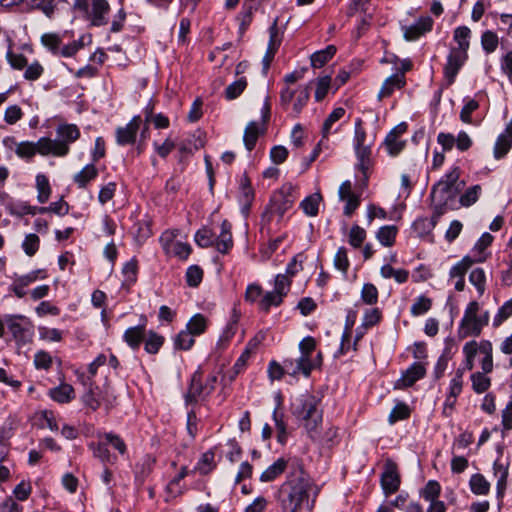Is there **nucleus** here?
<instances>
[{"mask_svg": "<svg viewBox=\"0 0 512 512\" xmlns=\"http://www.w3.org/2000/svg\"><path fill=\"white\" fill-rule=\"evenodd\" d=\"M470 488L474 494L485 495L489 492L490 484L481 474H474L470 479Z\"/></svg>", "mask_w": 512, "mask_h": 512, "instance_id": "40", "label": "nucleus"}, {"mask_svg": "<svg viewBox=\"0 0 512 512\" xmlns=\"http://www.w3.org/2000/svg\"><path fill=\"white\" fill-rule=\"evenodd\" d=\"M194 335L191 332L182 330L175 338V347L180 350H189L194 345Z\"/></svg>", "mask_w": 512, "mask_h": 512, "instance_id": "51", "label": "nucleus"}, {"mask_svg": "<svg viewBox=\"0 0 512 512\" xmlns=\"http://www.w3.org/2000/svg\"><path fill=\"white\" fill-rule=\"evenodd\" d=\"M41 43L54 55H59L62 38L56 33H45L41 36Z\"/></svg>", "mask_w": 512, "mask_h": 512, "instance_id": "38", "label": "nucleus"}, {"mask_svg": "<svg viewBox=\"0 0 512 512\" xmlns=\"http://www.w3.org/2000/svg\"><path fill=\"white\" fill-rule=\"evenodd\" d=\"M499 43L498 36L495 32L487 30L481 36V45L484 51L488 54L497 49Z\"/></svg>", "mask_w": 512, "mask_h": 512, "instance_id": "45", "label": "nucleus"}, {"mask_svg": "<svg viewBox=\"0 0 512 512\" xmlns=\"http://www.w3.org/2000/svg\"><path fill=\"white\" fill-rule=\"evenodd\" d=\"M36 186L38 190V201L40 203H45L48 201L51 193V188L49 185L48 178L43 175L39 174L36 176Z\"/></svg>", "mask_w": 512, "mask_h": 512, "instance_id": "41", "label": "nucleus"}, {"mask_svg": "<svg viewBox=\"0 0 512 512\" xmlns=\"http://www.w3.org/2000/svg\"><path fill=\"white\" fill-rule=\"evenodd\" d=\"M334 266L336 269L346 275L350 262L347 256V250L345 247H340L334 256Z\"/></svg>", "mask_w": 512, "mask_h": 512, "instance_id": "54", "label": "nucleus"}, {"mask_svg": "<svg viewBox=\"0 0 512 512\" xmlns=\"http://www.w3.org/2000/svg\"><path fill=\"white\" fill-rule=\"evenodd\" d=\"M512 147V137L508 134L501 133L495 142L493 148V156L496 160L504 158Z\"/></svg>", "mask_w": 512, "mask_h": 512, "instance_id": "25", "label": "nucleus"}, {"mask_svg": "<svg viewBox=\"0 0 512 512\" xmlns=\"http://www.w3.org/2000/svg\"><path fill=\"white\" fill-rule=\"evenodd\" d=\"M481 192V186L480 185H474L470 187L461 197H460V203L462 206L469 207L472 204H474L479 197V194Z\"/></svg>", "mask_w": 512, "mask_h": 512, "instance_id": "61", "label": "nucleus"}, {"mask_svg": "<svg viewBox=\"0 0 512 512\" xmlns=\"http://www.w3.org/2000/svg\"><path fill=\"white\" fill-rule=\"evenodd\" d=\"M314 488L313 481L302 464L295 461L293 471L278 490L280 512H303L305 507L309 508L310 493Z\"/></svg>", "mask_w": 512, "mask_h": 512, "instance_id": "1", "label": "nucleus"}, {"mask_svg": "<svg viewBox=\"0 0 512 512\" xmlns=\"http://www.w3.org/2000/svg\"><path fill=\"white\" fill-rule=\"evenodd\" d=\"M214 457L215 453L212 449L205 452L197 464V470L203 475L210 473L216 467Z\"/></svg>", "mask_w": 512, "mask_h": 512, "instance_id": "42", "label": "nucleus"}, {"mask_svg": "<svg viewBox=\"0 0 512 512\" xmlns=\"http://www.w3.org/2000/svg\"><path fill=\"white\" fill-rule=\"evenodd\" d=\"M280 405H281V401L279 400L277 407L273 411L272 417H273V420L275 423V428L277 431V441L280 444H285L287 441L288 432H287L286 423L284 421V413L279 412V410H278Z\"/></svg>", "mask_w": 512, "mask_h": 512, "instance_id": "23", "label": "nucleus"}, {"mask_svg": "<svg viewBox=\"0 0 512 512\" xmlns=\"http://www.w3.org/2000/svg\"><path fill=\"white\" fill-rule=\"evenodd\" d=\"M40 239L36 234H28L23 243L22 248L28 256H33L39 249Z\"/></svg>", "mask_w": 512, "mask_h": 512, "instance_id": "62", "label": "nucleus"}, {"mask_svg": "<svg viewBox=\"0 0 512 512\" xmlns=\"http://www.w3.org/2000/svg\"><path fill=\"white\" fill-rule=\"evenodd\" d=\"M467 58L468 54L466 52L456 50L454 48L450 49L447 63L444 67L445 76L450 84L454 82L456 75L464 65Z\"/></svg>", "mask_w": 512, "mask_h": 512, "instance_id": "9", "label": "nucleus"}, {"mask_svg": "<svg viewBox=\"0 0 512 512\" xmlns=\"http://www.w3.org/2000/svg\"><path fill=\"white\" fill-rule=\"evenodd\" d=\"M247 87V81L245 77H241L227 86L225 89V97L228 100L236 99L242 94Z\"/></svg>", "mask_w": 512, "mask_h": 512, "instance_id": "43", "label": "nucleus"}, {"mask_svg": "<svg viewBox=\"0 0 512 512\" xmlns=\"http://www.w3.org/2000/svg\"><path fill=\"white\" fill-rule=\"evenodd\" d=\"M483 372H474L471 375L472 389L477 394L485 393L491 386V379Z\"/></svg>", "mask_w": 512, "mask_h": 512, "instance_id": "33", "label": "nucleus"}, {"mask_svg": "<svg viewBox=\"0 0 512 512\" xmlns=\"http://www.w3.org/2000/svg\"><path fill=\"white\" fill-rule=\"evenodd\" d=\"M49 395L59 403H68L74 398V389L69 384H61L58 387L50 389Z\"/></svg>", "mask_w": 512, "mask_h": 512, "instance_id": "26", "label": "nucleus"}, {"mask_svg": "<svg viewBox=\"0 0 512 512\" xmlns=\"http://www.w3.org/2000/svg\"><path fill=\"white\" fill-rule=\"evenodd\" d=\"M319 398L311 394H302L292 403V414L304 421V426L313 437L322 422V412L319 410Z\"/></svg>", "mask_w": 512, "mask_h": 512, "instance_id": "3", "label": "nucleus"}, {"mask_svg": "<svg viewBox=\"0 0 512 512\" xmlns=\"http://www.w3.org/2000/svg\"><path fill=\"white\" fill-rule=\"evenodd\" d=\"M410 416L409 407L405 403H398L391 410L388 421L391 425L395 424L397 421L407 419Z\"/></svg>", "mask_w": 512, "mask_h": 512, "instance_id": "47", "label": "nucleus"}, {"mask_svg": "<svg viewBox=\"0 0 512 512\" xmlns=\"http://www.w3.org/2000/svg\"><path fill=\"white\" fill-rule=\"evenodd\" d=\"M173 234L170 232L163 233L161 241L163 242L164 249L168 252L177 256L178 258L185 260L191 254V246L183 242H173Z\"/></svg>", "mask_w": 512, "mask_h": 512, "instance_id": "14", "label": "nucleus"}, {"mask_svg": "<svg viewBox=\"0 0 512 512\" xmlns=\"http://www.w3.org/2000/svg\"><path fill=\"white\" fill-rule=\"evenodd\" d=\"M207 328V319L204 315L195 314L186 324V330L194 336H199L205 332Z\"/></svg>", "mask_w": 512, "mask_h": 512, "instance_id": "32", "label": "nucleus"}, {"mask_svg": "<svg viewBox=\"0 0 512 512\" xmlns=\"http://www.w3.org/2000/svg\"><path fill=\"white\" fill-rule=\"evenodd\" d=\"M400 477L397 465L391 459H387L384 465V471L381 475V486L386 495L395 493L399 489Z\"/></svg>", "mask_w": 512, "mask_h": 512, "instance_id": "8", "label": "nucleus"}, {"mask_svg": "<svg viewBox=\"0 0 512 512\" xmlns=\"http://www.w3.org/2000/svg\"><path fill=\"white\" fill-rule=\"evenodd\" d=\"M290 361L291 372L290 374L295 376L297 374H303L305 377H308L311 371L317 367H319V361L313 360L312 355H303L295 360Z\"/></svg>", "mask_w": 512, "mask_h": 512, "instance_id": "15", "label": "nucleus"}, {"mask_svg": "<svg viewBox=\"0 0 512 512\" xmlns=\"http://www.w3.org/2000/svg\"><path fill=\"white\" fill-rule=\"evenodd\" d=\"M366 238V231L359 225H353L349 233V244L354 248L362 245Z\"/></svg>", "mask_w": 512, "mask_h": 512, "instance_id": "57", "label": "nucleus"}, {"mask_svg": "<svg viewBox=\"0 0 512 512\" xmlns=\"http://www.w3.org/2000/svg\"><path fill=\"white\" fill-rule=\"evenodd\" d=\"M283 301V298L275 293L274 291L267 292L263 295L259 302V307L264 312H268L270 307L279 306Z\"/></svg>", "mask_w": 512, "mask_h": 512, "instance_id": "49", "label": "nucleus"}, {"mask_svg": "<svg viewBox=\"0 0 512 512\" xmlns=\"http://www.w3.org/2000/svg\"><path fill=\"white\" fill-rule=\"evenodd\" d=\"M5 323L18 346L26 345L32 341L33 325L27 317L20 314H6Z\"/></svg>", "mask_w": 512, "mask_h": 512, "instance_id": "6", "label": "nucleus"}, {"mask_svg": "<svg viewBox=\"0 0 512 512\" xmlns=\"http://www.w3.org/2000/svg\"><path fill=\"white\" fill-rule=\"evenodd\" d=\"M512 316V298L506 301L498 310L493 319V326L499 327L505 320Z\"/></svg>", "mask_w": 512, "mask_h": 512, "instance_id": "56", "label": "nucleus"}, {"mask_svg": "<svg viewBox=\"0 0 512 512\" xmlns=\"http://www.w3.org/2000/svg\"><path fill=\"white\" fill-rule=\"evenodd\" d=\"M396 235L397 227L394 225H387L378 230L376 237L383 246L390 247L394 244Z\"/></svg>", "mask_w": 512, "mask_h": 512, "instance_id": "34", "label": "nucleus"}, {"mask_svg": "<svg viewBox=\"0 0 512 512\" xmlns=\"http://www.w3.org/2000/svg\"><path fill=\"white\" fill-rule=\"evenodd\" d=\"M101 439H103L107 445L113 446L120 454H125L127 450L126 444L119 435L109 432L102 435Z\"/></svg>", "mask_w": 512, "mask_h": 512, "instance_id": "55", "label": "nucleus"}, {"mask_svg": "<svg viewBox=\"0 0 512 512\" xmlns=\"http://www.w3.org/2000/svg\"><path fill=\"white\" fill-rule=\"evenodd\" d=\"M407 127L405 122H401L386 136L384 145L390 155L396 156L403 150L405 143L400 140V137L406 132Z\"/></svg>", "mask_w": 512, "mask_h": 512, "instance_id": "10", "label": "nucleus"}, {"mask_svg": "<svg viewBox=\"0 0 512 512\" xmlns=\"http://www.w3.org/2000/svg\"><path fill=\"white\" fill-rule=\"evenodd\" d=\"M292 205L293 200L288 195H285L283 191L275 193L271 198L272 211L279 216H283Z\"/></svg>", "mask_w": 512, "mask_h": 512, "instance_id": "21", "label": "nucleus"}, {"mask_svg": "<svg viewBox=\"0 0 512 512\" xmlns=\"http://www.w3.org/2000/svg\"><path fill=\"white\" fill-rule=\"evenodd\" d=\"M435 227V221L428 218H418L413 223V229L418 233L419 236H425L429 234Z\"/></svg>", "mask_w": 512, "mask_h": 512, "instance_id": "60", "label": "nucleus"}, {"mask_svg": "<svg viewBox=\"0 0 512 512\" xmlns=\"http://www.w3.org/2000/svg\"><path fill=\"white\" fill-rule=\"evenodd\" d=\"M80 137V131L75 124H62L56 129V139L40 138L41 155L66 156L69 146Z\"/></svg>", "mask_w": 512, "mask_h": 512, "instance_id": "2", "label": "nucleus"}, {"mask_svg": "<svg viewBox=\"0 0 512 512\" xmlns=\"http://www.w3.org/2000/svg\"><path fill=\"white\" fill-rule=\"evenodd\" d=\"M459 177L460 169L458 167H454L445 174L431 189L430 198L432 202L440 200L443 203L453 199L464 187V182H458Z\"/></svg>", "mask_w": 512, "mask_h": 512, "instance_id": "5", "label": "nucleus"}, {"mask_svg": "<svg viewBox=\"0 0 512 512\" xmlns=\"http://www.w3.org/2000/svg\"><path fill=\"white\" fill-rule=\"evenodd\" d=\"M141 123L140 116H134L131 121L123 127L116 129V142L118 145L125 146L133 144Z\"/></svg>", "mask_w": 512, "mask_h": 512, "instance_id": "12", "label": "nucleus"}, {"mask_svg": "<svg viewBox=\"0 0 512 512\" xmlns=\"http://www.w3.org/2000/svg\"><path fill=\"white\" fill-rule=\"evenodd\" d=\"M214 233L208 227H202L199 229L194 237L196 244L202 248H208L215 246Z\"/></svg>", "mask_w": 512, "mask_h": 512, "instance_id": "37", "label": "nucleus"}, {"mask_svg": "<svg viewBox=\"0 0 512 512\" xmlns=\"http://www.w3.org/2000/svg\"><path fill=\"white\" fill-rule=\"evenodd\" d=\"M281 42H282V34L278 27V18H275L272 25L269 27L268 47L278 50Z\"/></svg>", "mask_w": 512, "mask_h": 512, "instance_id": "59", "label": "nucleus"}, {"mask_svg": "<svg viewBox=\"0 0 512 512\" xmlns=\"http://www.w3.org/2000/svg\"><path fill=\"white\" fill-rule=\"evenodd\" d=\"M285 371L287 373H289V374L291 372V366H290V361L289 360H285L284 361V366L283 367L281 365H279L275 361H272L269 364L268 373H269V377L272 380H279V379H281Z\"/></svg>", "mask_w": 512, "mask_h": 512, "instance_id": "52", "label": "nucleus"}, {"mask_svg": "<svg viewBox=\"0 0 512 512\" xmlns=\"http://www.w3.org/2000/svg\"><path fill=\"white\" fill-rule=\"evenodd\" d=\"M479 309L480 305L476 301H471L467 305L458 328V336L460 339H465L469 336H479L483 328L488 325L489 312L486 311L479 316Z\"/></svg>", "mask_w": 512, "mask_h": 512, "instance_id": "4", "label": "nucleus"}, {"mask_svg": "<svg viewBox=\"0 0 512 512\" xmlns=\"http://www.w3.org/2000/svg\"><path fill=\"white\" fill-rule=\"evenodd\" d=\"M41 146H40V139L34 143L30 141H24L21 143L16 144L15 153L20 158H32L36 153L41 154Z\"/></svg>", "mask_w": 512, "mask_h": 512, "instance_id": "29", "label": "nucleus"}, {"mask_svg": "<svg viewBox=\"0 0 512 512\" xmlns=\"http://www.w3.org/2000/svg\"><path fill=\"white\" fill-rule=\"evenodd\" d=\"M441 492L440 484L435 480H429L423 490L421 491V496L426 501H434L438 500V497Z\"/></svg>", "mask_w": 512, "mask_h": 512, "instance_id": "48", "label": "nucleus"}, {"mask_svg": "<svg viewBox=\"0 0 512 512\" xmlns=\"http://www.w3.org/2000/svg\"><path fill=\"white\" fill-rule=\"evenodd\" d=\"M39 212L40 213H47V212H53L59 216H63V215H66L69 211V205L66 201H64L63 199H60L59 201L57 202H53L51 203L49 206L47 207H40L39 209Z\"/></svg>", "mask_w": 512, "mask_h": 512, "instance_id": "58", "label": "nucleus"}, {"mask_svg": "<svg viewBox=\"0 0 512 512\" xmlns=\"http://www.w3.org/2000/svg\"><path fill=\"white\" fill-rule=\"evenodd\" d=\"M322 199L320 193H314L306 197L300 204L304 213L308 216H316L318 213L319 203Z\"/></svg>", "mask_w": 512, "mask_h": 512, "instance_id": "36", "label": "nucleus"}, {"mask_svg": "<svg viewBox=\"0 0 512 512\" xmlns=\"http://www.w3.org/2000/svg\"><path fill=\"white\" fill-rule=\"evenodd\" d=\"M345 115V109L342 107L335 108L324 121L322 127V137L327 138L332 131L335 122L340 120Z\"/></svg>", "mask_w": 512, "mask_h": 512, "instance_id": "39", "label": "nucleus"}, {"mask_svg": "<svg viewBox=\"0 0 512 512\" xmlns=\"http://www.w3.org/2000/svg\"><path fill=\"white\" fill-rule=\"evenodd\" d=\"M262 132L263 130L260 128V125L255 121H251L246 126L243 141L247 150L251 151L255 147L258 137Z\"/></svg>", "mask_w": 512, "mask_h": 512, "instance_id": "24", "label": "nucleus"}, {"mask_svg": "<svg viewBox=\"0 0 512 512\" xmlns=\"http://www.w3.org/2000/svg\"><path fill=\"white\" fill-rule=\"evenodd\" d=\"M214 391L213 384H203L202 374L196 371L191 379L188 392L185 395L186 404H192L210 395Z\"/></svg>", "mask_w": 512, "mask_h": 512, "instance_id": "7", "label": "nucleus"}, {"mask_svg": "<svg viewBox=\"0 0 512 512\" xmlns=\"http://www.w3.org/2000/svg\"><path fill=\"white\" fill-rule=\"evenodd\" d=\"M426 373L425 366L422 363H413L399 378L395 384V389H403L412 386L416 381L423 378Z\"/></svg>", "mask_w": 512, "mask_h": 512, "instance_id": "13", "label": "nucleus"}, {"mask_svg": "<svg viewBox=\"0 0 512 512\" xmlns=\"http://www.w3.org/2000/svg\"><path fill=\"white\" fill-rule=\"evenodd\" d=\"M465 369L464 368H458L455 371V374L453 378L450 381L449 385V394L451 397H458L462 391L463 387V375H464Z\"/></svg>", "mask_w": 512, "mask_h": 512, "instance_id": "50", "label": "nucleus"}, {"mask_svg": "<svg viewBox=\"0 0 512 512\" xmlns=\"http://www.w3.org/2000/svg\"><path fill=\"white\" fill-rule=\"evenodd\" d=\"M287 467V461L284 458H279L272 465H270L260 476V481L270 482L280 476Z\"/></svg>", "mask_w": 512, "mask_h": 512, "instance_id": "22", "label": "nucleus"}, {"mask_svg": "<svg viewBox=\"0 0 512 512\" xmlns=\"http://www.w3.org/2000/svg\"><path fill=\"white\" fill-rule=\"evenodd\" d=\"M474 260L469 256H465L461 261L455 264L449 272L450 278H456L455 289L457 291H463L465 287L464 276L468 269L472 266Z\"/></svg>", "mask_w": 512, "mask_h": 512, "instance_id": "17", "label": "nucleus"}, {"mask_svg": "<svg viewBox=\"0 0 512 512\" xmlns=\"http://www.w3.org/2000/svg\"><path fill=\"white\" fill-rule=\"evenodd\" d=\"M469 281L472 285L475 286L480 295L485 292L486 276L482 268L473 269L469 275Z\"/></svg>", "mask_w": 512, "mask_h": 512, "instance_id": "44", "label": "nucleus"}, {"mask_svg": "<svg viewBox=\"0 0 512 512\" xmlns=\"http://www.w3.org/2000/svg\"><path fill=\"white\" fill-rule=\"evenodd\" d=\"M361 298H362L363 302L368 305L375 304L378 300L377 288L371 283L364 284L362 291H361Z\"/></svg>", "mask_w": 512, "mask_h": 512, "instance_id": "63", "label": "nucleus"}, {"mask_svg": "<svg viewBox=\"0 0 512 512\" xmlns=\"http://www.w3.org/2000/svg\"><path fill=\"white\" fill-rule=\"evenodd\" d=\"M432 300L424 295H421L415 299V302L411 306V314L413 316H420L425 314L431 309Z\"/></svg>", "mask_w": 512, "mask_h": 512, "instance_id": "46", "label": "nucleus"}, {"mask_svg": "<svg viewBox=\"0 0 512 512\" xmlns=\"http://www.w3.org/2000/svg\"><path fill=\"white\" fill-rule=\"evenodd\" d=\"M109 10L110 6L106 0H92V7L89 13L91 24L97 27L106 25Z\"/></svg>", "mask_w": 512, "mask_h": 512, "instance_id": "16", "label": "nucleus"}, {"mask_svg": "<svg viewBox=\"0 0 512 512\" xmlns=\"http://www.w3.org/2000/svg\"><path fill=\"white\" fill-rule=\"evenodd\" d=\"M405 77L404 73H396L392 76L388 77L383 83L379 93L378 99L382 100L383 98L389 97L395 89H400L405 85Z\"/></svg>", "mask_w": 512, "mask_h": 512, "instance_id": "20", "label": "nucleus"}, {"mask_svg": "<svg viewBox=\"0 0 512 512\" xmlns=\"http://www.w3.org/2000/svg\"><path fill=\"white\" fill-rule=\"evenodd\" d=\"M144 349L149 354H156L164 344V337L153 330L146 333L144 338Z\"/></svg>", "mask_w": 512, "mask_h": 512, "instance_id": "27", "label": "nucleus"}, {"mask_svg": "<svg viewBox=\"0 0 512 512\" xmlns=\"http://www.w3.org/2000/svg\"><path fill=\"white\" fill-rule=\"evenodd\" d=\"M433 19L429 16L420 17L415 23L403 26L404 38L407 41H414L420 38L425 33L432 30Z\"/></svg>", "mask_w": 512, "mask_h": 512, "instance_id": "11", "label": "nucleus"}, {"mask_svg": "<svg viewBox=\"0 0 512 512\" xmlns=\"http://www.w3.org/2000/svg\"><path fill=\"white\" fill-rule=\"evenodd\" d=\"M470 35L471 30L467 26L457 27L454 31V40L457 43V47L453 48L467 53L470 45Z\"/></svg>", "mask_w": 512, "mask_h": 512, "instance_id": "31", "label": "nucleus"}, {"mask_svg": "<svg viewBox=\"0 0 512 512\" xmlns=\"http://www.w3.org/2000/svg\"><path fill=\"white\" fill-rule=\"evenodd\" d=\"M214 240H215V247H216L217 251L222 254H227L233 247L231 224L227 220H224L221 223L220 234Z\"/></svg>", "mask_w": 512, "mask_h": 512, "instance_id": "19", "label": "nucleus"}, {"mask_svg": "<svg viewBox=\"0 0 512 512\" xmlns=\"http://www.w3.org/2000/svg\"><path fill=\"white\" fill-rule=\"evenodd\" d=\"M97 175V168L93 164H88L74 176V181L79 188H85L90 181L97 177Z\"/></svg>", "mask_w": 512, "mask_h": 512, "instance_id": "30", "label": "nucleus"}, {"mask_svg": "<svg viewBox=\"0 0 512 512\" xmlns=\"http://www.w3.org/2000/svg\"><path fill=\"white\" fill-rule=\"evenodd\" d=\"M238 320H239V314L234 309L233 310V315L231 317V320L227 323L225 329L223 330V332H222V334H221V336L219 338V341H218L219 345H221V346L225 345L235 335V333L237 331V322H238Z\"/></svg>", "mask_w": 512, "mask_h": 512, "instance_id": "35", "label": "nucleus"}, {"mask_svg": "<svg viewBox=\"0 0 512 512\" xmlns=\"http://www.w3.org/2000/svg\"><path fill=\"white\" fill-rule=\"evenodd\" d=\"M89 447L92 449L93 455L101 462L106 463L111 461L110 451L103 439H101L97 444H90Z\"/></svg>", "mask_w": 512, "mask_h": 512, "instance_id": "53", "label": "nucleus"}, {"mask_svg": "<svg viewBox=\"0 0 512 512\" xmlns=\"http://www.w3.org/2000/svg\"><path fill=\"white\" fill-rule=\"evenodd\" d=\"M336 53L334 45H328L325 49L317 51L311 55V66L313 68H321L324 66Z\"/></svg>", "mask_w": 512, "mask_h": 512, "instance_id": "28", "label": "nucleus"}, {"mask_svg": "<svg viewBox=\"0 0 512 512\" xmlns=\"http://www.w3.org/2000/svg\"><path fill=\"white\" fill-rule=\"evenodd\" d=\"M203 277L202 269L197 265L190 266L186 271V281L191 287H196L200 284Z\"/></svg>", "mask_w": 512, "mask_h": 512, "instance_id": "64", "label": "nucleus"}, {"mask_svg": "<svg viewBox=\"0 0 512 512\" xmlns=\"http://www.w3.org/2000/svg\"><path fill=\"white\" fill-rule=\"evenodd\" d=\"M146 323H141L137 326L129 327L123 334V340L127 345L136 350L140 347V344L144 341L146 336Z\"/></svg>", "mask_w": 512, "mask_h": 512, "instance_id": "18", "label": "nucleus"}]
</instances>
